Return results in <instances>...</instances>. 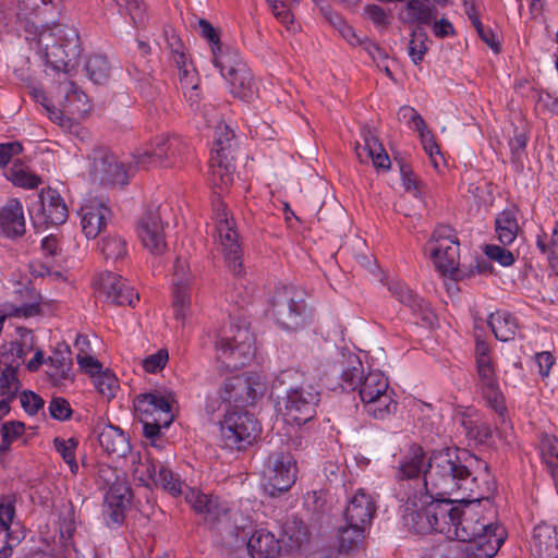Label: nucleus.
<instances>
[{"label":"nucleus","instance_id":"nucleus-13","mask_svg":"<svg viewBox=\"0 0 558 558\" xmlns=\"http://www.w3.org/2000/svg\"><path fill=\"white\" fill-rule=\"evenodd\" d=\"M214 219L217 232L216 240L221 246L228 267L234 275H240L242 271V253L239 235L234 229L235 223L232 218H229L227 207L223 203L215 205Z\"/></svg>","mask_w":558,"mask_h":558},{"label":"nucleus","instance_id":"nucleus-45","mask_svg":"<svg viewBox=\"0 0 558 558\" xmlns=\"http://www.w3.org/2000/svg\"><path fill=\"white\" fill-rule=\"evenodd\" d=\"M363 150L372 159L373 165L378 169H389L390 159L383 148L381 144L372 135L365 136Z\"/></svg>","mask_w":558,"mask_h":558},{"label":"nucleus","instance_id":"nucleus-63","mask_svg":"<svg viewBox=\"0 0 558 558\" xmlns=\"http://www.w3.org/2000/svg\"><path fill=\"white\" fill-rule=\"evenodd\" d=\"M473 25L476 28L481 39L487 44L495 52L500 49L498 36L489 28H485L478 17H474Z\"/></svg>","mask_w":558,"mask_h":558},{"label":"nucleus","instance_id":"nucleus-21","mask_svg":"<svg viewBox=\"0 0 558 558\" xmlns=\"http://www.w3.org/2000/svg\"><path fill=\"white\" fill-rule=\"evenodd\" d=\"M136 233L142 245L151 254L161 255L167 251L165 225L159 213H145L137 221Z\"/></svg>","mask_w":558,"mask_h":558},{"label":"nucleus","instance_id":"nucleus-8","mask_svg":"<svg viewBox=\"0 0 558 558\" xmlns=\"http://www.w3.org/2000/svg\"><path fill=\"white\" fill-rule=\"evenodd\" d=\"M474 356L478 377L477 388L487 405L498 415L500 423L506 424L507 407L497 380L489 344L482 339H476Z\"/></svg>","mask_w":558,"mask_h":558},{"label":"nucleus","instance_id":"nucleus-42","mask_svg":"<svg viewBox=\"0 0 558 558\" xmlns=\"http://www.w3.org/2000/svg\"><path fill=\"white\" fill-rule=\"evenodd\" d=\"M86 72L94 83L102 84L110 77L111 66L106 57L95 54L88 59Z\"/></svg>","mask_w":558,"mask_h":558},{"label":"nucleus","instance_id":"nucleus-47","mask_svg":"<svg viewBox=\"0 0 558 558\" xmlns=\"http://www.w3.org/2000/svg\"><path fill=\"white\" fill-rule=\"evenodd\" d=\"M78 441L75 438H54L53 446L56 451L62 457L64 462L70 466V470L73 474H75L78 470V465L75 459V451L77 448Z\"/></svg>","mask_w":558,"mask_h":558},{"label":"nucleus","instance_id":"nucleus-59","mask_svg":"<svg viewBox=\"0 0 558 558\" xmlns=\"http://www.w3.org/2000/svg\"><path fill=\"white\" fill-rule=\"evenodd\" d=\"M49 412L53 418L59 421H65L72 414L70 403L61 397H56L50 401Z\"/></svg>","mask_w":558,"mask_h":558},{"label":"nucleus","instance_id":"nucleus-17","mask_svg":"<svg viewBox=\"0 0 558 558\" xmlns=\"http://www.w3.org/2000/svg\"><path fill=\"white\" fill-rule=\"evenodd\" d=\"M319 393L311 386L293 387L287 391L284 415L288 422L303 425L316 416Z\"/></svg>","mask_w":558,"mask_h":558},{"label":"nucleus","instance_id":"nucleus-14","mask_svg":"<svg viewBox=\"0 0 558 558\" xmlns=\"http://www.w3.org/2000/svg\"><path fill=\"white\" fill-rule=\"evenodd\" d=\"M264 489L275 497L291 488L296 480V463L288 452H274L267 458L264 469Z\"/></svg>","mask_w":558,"mask_h":558},{"label":"nucleus","instance_id":"nucleus-39","mask_svg":"<svg viewBox=\"0 0 558 558\" xmlns=\"http://www.w3.org/2000/svg\"><path fill=\"white\" fill-rule=\"evenodd\" d=\"M536 246L542 254L546 255L550 268L558 274V221L555 225L550 241H547L545 233L538 234Z\"/></svg>","mask_w":558,"mask_h":558},{"label":"nucleus","instance_id":"nucleus-36","mask_svg":"<svg viewBox=\"0 0 558 558\" xmlns=\"http://www.w3.org/2000/svg\"><path fill=\"white\" fill-rule=\"evenodd\" d=\"M367 526L347 522V525L339 530V547L341 551H352L360 548L365 537Z\"/></svg>","mask_w":558,"mask_h":558},{"label":"nucleus","instance_id":"nucleus-26","mask_svg":"<svg viewBox=\"0 0 558 558\" xmlns=\"http://www.w3.org/2000/svg\"><path fill=\"white\" fill-rule=\"evenodd\" d=\"M376 512V506L371 495L359 489L349 500L344 517L347 522L369 526Z\"/></svg>","mask_w":558,"mask_h":558},{"label":"nucleus","instance_id":"nucleus-23","mask_svg":"<svg viewBox=\"0 0 558 558\" xmlns=\"http://www.w3.org/2000/svg\"><path fill=\"white\" fill-rule=\"evenodd\" d=\"M531 553L536 558H558V529L548 523L537 524L531 538Z\"/></svg>","mask_w":558,"mask_h":558},{"label":"nucleus","instance_id":"nucleus-16","mask_svg":"<svg viewBox=\"0 0 558 558\" xmlns=\"http://www.w3.org/2000/svg\"><path fill=\"white\" fill-rule=\"evenodd\" d=\"M186 149L179 136L157 137L143 151L135 154L137 167H171L177 163Z\"/></svg>","mask_w":558,"mask_h":558},{"label":"nucleus","instance_id":"nucleus-22","mask_svg":"<svg viewBox=\"0 0 558 558\" xmlns=\"http://www.w3.org/2000/svg\"><path fill=\"white\" fill-rule=\"evenodd\" d=\"M110 209L102 201L87 199L81 207V223L86 238L95 239L106 227Z\"/></svg>","mask_w":558,"mask_h":558},{"label":"nucleus","instance_id":"nucleus-51","mask_svg":"<svg viewBox=\"0 0 558 558\" xmlns=\"http://www.w3.org/2000/svg\"><path fill=\"white\" fill-rule=\"evenodd\" d=\"M541 454L547 465L558 462V439L554 435L544 434L541 437Z\"/></svg>","mask_w":558,"mask_h":558},{"label":"nucleus","instance_id":"nucleus-18","mask_svg":"<svg viewBox=\"0 0 558 558\" xmlns=\"http://www.w3.org/2000/svg\"><path fill=\"white\" fill-rule=\"evenodd\" d=\"M427 469L428 460H426L425 451L421 446L412 445L399 461L396 478L401 487L405 488V484H408L411 493H422L425 492L423 485Z\"/></svg>","mask_w":558,"mask_h":558},{"label":"nucleus","instance_id":"nucleus-38","mask_svg":"<svg viewBox=\"0 0 558 558\" xmlns=\"http://www.w3.org/2000/svg\"><path fill=\"white\" fill-rule=\"evenodd\" d=\"M44 109L47 112L49 119L65 131L82 138H84V136L87 134V131L77 122H75L73 117H68L63 111L57 109L53 105L44 104Z\"/></svg>","mask_w":558,"mask_h":558},{"label":"nucleus","instance_id":"nucleus-9","mask_svg":"<svg viewBox=\"0 0 558 558\" xmlns=\"http://www.w3.org/2000/svg\"><path fill=\"white\" fill-rule=\"evenodd\" d=\"M264 390L265 385L260 381L259 375H252L247 379L242 377L229 378L219 390L208 395L205 410L207 413L214 414L222 405H226V411L233 409V407H242L248 399L253 400L257 396H262Z\"/></svg>","mask_w":558,"mask_h":558},{"label":"nucleus","instance_id":"nucleus-5","mask_svg":"<svg viewBox=\"0 0 558 558\" xmlns=\"http://www.w3.org/2000/svg\"><path fill=\"white\" fill-rule=\"evenodd\" d=\"M407 501L402 519L409 530L417 534L438 533L445 536L452 499L438 498L427 492L405 493Z\"/></svg>","mask_w":558,"mask_h":558},{"label":"nucleus","instance_id":"nucleus-37","mask_svg":"<svg viewBox=\"0 0 558 558\" xmlns=\"http://www.w3.org/2000/svg\"><path fill=\"white\" fill-rule=\"evenodd\" d=\"M407 12L412 22L430 24L436 19L435 7L429 0H410L407 3Z\"/></svg>","mask_w":558,"mask_h":558},{"label":"nucleus","instance_id":"nucleus-61","mask_svg":"<svg viewBox=\"0 0 558 558\" xmlns=\"http://www.w3.org/2000/svg\"><path fill=\"white\" fill-rule=\"evenodd\" d=\"M168 359V352L166 350H159L155 354L144 359L142 365L146 372L157 373L166 366Z\"/></svg>","mask_w":558,"mask_h":558},{"label":"nucleus","instance_id":"nucleus-60","mask_svg":"<svg viewBox=\"0 0 558 558\" xmlns=\"http://www.w3.org/2000/svg\"><path fill=\"white\" fill-rule=\"evenodd\" d=\"M20 402L24 411L29 415L36 414L38 410L44 407V400L41 397L28 390L21 393Z\"/></svg>","mask_w":558,"mask_h":558},{"label":"nucleus","instance_id":"nucleus-40","mask_svg":"<svg viewBox=\"0 0 558 558\" xmlns=\"http://www.w3.org/2000/svg\"><path fill=\"white\" fill-rule=\"evenodd\" d=\"M171 59L179 69V77L183 87L190 88L191 94L189 99L193 98V92L196 90V77L193 69L186 66V56L181 49H173L171 52Z\"/></svg>","mask_w":558,"mask_h":558},{"label":"nucleus","instance_id":"nucleus-7","mask_svg":"<svg viewBox=\"0 0 558 558\" xmlns=\"http://www.w3.org/2000/svg\"><path fill=\"white\" fill-rule=\"evenodd\" d=\"M215 351L216 359L228 368H241L255 356V337L246 327L231 326L216 336Z\"/></svg>","mask_w":558,"mask_h":558},{"label":"nucleus","instance_id":"nucleus-35","mask_svg":"<svg viewBox=\"0 0 558 558\" xmlns=\"http://www.w3.org/2000/svg\"><path fill=\"white\" fill-rule=\"evenodd\" d=\"M186 500L196 512L207 514L213 519H217L226 511L225 508L219 506L217 498H213L195 489H189Z\"/></svg>","mask_w":558,"mask_h":558},{"label":"nucleus","instance_id":"nucleus-55","mask_svg":"<svg viewBox=\"0 0 558 558\" xmlns=\"http://www.w3.org/2000/svg\"><path fill=\"white\" fill-rule=\"evenodd\" d=\"M484 253L489 259L497 262L504 267L511 266L515 260L514 254L510 250L495 244L486 245Z\"/></svg>","mask_w":558,"mask_h":558},{"label":"nucleus","instance_id":"nucleus-11","mask_svg":"<svg viewBox=\"0 0 558 558\" xmlns=\"http://www.w3.org/2000/svg\"><path fill=\"white\" fill-rule=\"evenodd\" d=\"M214 65L229 84L232 95L244 100H250L256 95L257 86L252 72L236 50L226 49L216 57Z\"/></svg>","mask_w":558,"mask_h":558},{"label":"nucleus","instance_id":"nucleus-28","mask_svg":"<svg viewBox=\"0 0 558 558\" xmlns=\"http://www.w3.org/2000/svg\"><path fill=\"white\" fill-rule=\"evenodd\" d=\"M252 558H276L280 551L279 541L265 529L256 530L247 541Z\"/></svg>","mask_w":558,"mask_h":558},{"label":"nucleus","instance_id":"nucleus-30","mask_svg":"<svg viewBox=\"0 0 558 558\" xmlns=\"http://www.w3.org/2000/svg\"><path fill=\"white\" fill-rule=\"evenodd\" d=\"M60 92L64 94V110L74 119L84 118L90 110L87 96L72 82L60 85Z\"/></svg>","mask_w":558,"mask_h":558},{"label":"nucleus","instance_id":"nucleus-48","mask_svg":"<svg viewBox=\"0 0 558 558\" xmlns=\"http://www.w3.org/2000/svg\"><path fill=\"white\" fill-rule=\"evenodd\" d=\"M94 385L97 391L107 399L113 398L119 389L117 376L108 369L94 377Z\"/></svg>","mask_w":558,"mask_h":558},{"label":"nucleus","instance_id":"nucleus-3","mask_svg":"<svg viewBox=\"0 0 558 558\" xmlns=\"http://www.w3.org/2000/svg\"><path fill=\"white\" fill-rule=\"evenodd\" d=\"M343 389L357 390L364 411L375 420H385L397 411L398 402L388 378L378 369L364 374L360 359L350 354L341 368Z\"/></svg>","mask_w":558,"mask_h":558},{"label":"nucleus","instance_id":"nucleus-46","mask_svg":"<svg viewBox=\"0 0 558 558\" xmlns=\"http://www.w3.org/2000/svg\"><path fill=\"white\" fill-rule=\"evenodd\" d=\"M388 288L393 296L413 311L421 310L423 307V300L411 291L404 283L391 281Z\"/></svg>","mask_w":558,"mask_h":558},{"label":"nucleus","instance_id":"nucleus-34","mask_svg":"<svg viewBox=\"0 0 558 558\" xmlns=\"http://www.w3.org/2000/svg\"><path fill=\"white\" fill-rule=\"evenodd\" d=\"M41 206L47 222L57 226L66 221L68 208L56 191L49 190L45 195H41Z\"/></svg>","mask_w":558,"mask_h":558},{"label":"nucleus","instance_id":"nucleus-6","mask_svg":"<svg viewBox=\"0 0 558 558\" xmlns=\"http://www.w3.org/2000/svg\"><path fill=\"white\" fill-rule=\"evenodd\" d=\"M269 312L276 323L283 329L298 330L311 320L304 292L293 286L275 289L269 299Z\"/></svg>","mask_w":558,"mask_h":558},{"label":"nucleus","instance_id":"nucleus-54","mask_svg":"<svg viewBox=\"0 0 558 558\" xmlns=\"http://www.w3.org/2000/svg\"><path fill=\"white\" fill-rule=\"evenodd\" d=\"M426 35L423 32H414L409 43V56L415 65L423 61L428 48L425 44Z\"/></svg>","mask_w":558,"mask_h":558},{"label":"nucleus","instance_id":"nucleus-25","mask_svg":"<svg viewBox=\"0 0 558 558\" xmlns=\"http://www.w3.org/2000/svg\"><path fill=\"white\" fill-rule=\"evenodd\" d=\"M129 505V488L123 485L110 487L106 496L105 518L110 527L120 526L125 519V510Z\"/></svg>","mask_w":558,"mask_h":558},{"label":"nucleus","instance_id":"nucleus-62","mask_svg":"<svg viewBox=\"0 0 558 558\" xmlns=\"http://www.w3.org/2000/svg\"><path fill=\"white\" fill-rule=\"evenodd\" d=\"M1 391L3 396H7L8 399H12L17 389H19V380L15 375V371L12 368H7L1 376Z\"/></svg>","mask_w":558,"mask_h":558},{"label":"nucleus","instance_id":"nucleus-15","mask_svg":"<svg viewBox=\"0 0 558 558\" xmlns=\"http://www.w3.org/2000/svg\"><path fill=\"white\" fill-rule=\"evenodd\" d=\"M142 169L137 167L135 155L133 161H122L111 153L101 151L94 156L90 174L105 184L125 185L131 175Z\"/></svg>","mask_w":558,"mask_h":558},{"label":"nucleus","instance_id":"nucleus-50","mask_svg":"<svg viewBox=\"0 0 558 558\" xmlns=\"http://www.w3.org/2000/svg\"><path fill=\"white\" fill-rule=\"evenodd\" d=\"M10 180L15 185L25 189H35L41 182L39 177L17 166L10 170Z\"/></svg>","mask_w":558,"mask_h":558},{"label":"nucleus","instance_id":"nucleus-32","mask_svg":"<svg viewBox=\"0 0 558 558\" xmlns=\"http://www.w3.org/2000/svg\"><path fill=\"white\" fill-rule=\"evenodd\" d=\"M234 166L231 156L211 155L209 165V177L211 183L223 190L233 181Z\"/></svg>","mask_w":558,"mask_h":558},{"label":"nucleus","instance_id":"nucleus-2","mask_svg":"<svg viewBox=\"0 0 558 558\" xmlns=\"http://www.w3.org/2000/svg\"><path fill=\"white\" fill-rule=\"evenodd\" d=\"M445 537L466 543L463 553L468 558H493L506 539L505 529L487 520L480 506L453 504Z\"/></svg>","mask_w":558,"mask_h":558},{"label":"nucleus","instance_id":"nucleus-27","mask_svg":"<svg viewBox=\"0 0 558 558\" xmlns=\"http://www.w3.org/2000/svg\"><path fill=\"white\" fill-rule=\"evenodd\" d=\"M159 465L161 464L155 461L147 450L131 454L132 475L135 481L146 487H153Z\"/></svg>","mask_w":558,"mask_h":558},{"label":"nucleus","instance_id":"nucleus-12","mask_svg":"<svg viewBox=\"0 0 558 558\" xmlns=\"http://www.w3.org/2000/svg\"><path fill=\"white\" fill-rule=\"evenodd\" d=\"M425 251L442 275L456 276L459 265V242L450 227L435 229Z\"/></svg>","mask_w":558,"mask_h":558},{"label":"nucleus","instance_id":"nucleus-1","mask_svg":"<svg viewBox=\"0 0 558 558\" xmlns=\"http://www.w3.org/2000/svg\"><path fill=\"white\" fill-rule=\"evenodd\" d=\"M423 486L436 497L468 504L487 499L495 490L488 464L458 448L432 452Z\"/></svg>","mask_w":558,"mask_h":558},{"label":"nucleus","instance_id":"nucleus-20","mask_svg":"<svg viewBox=\"0 0 558 558\" xmlns=\"http://www.w3.org/2000/svg\"><path fill=\"white\" fill-rule=\"evenodd\" d=\"M173 402L170 393L147 392L136 397L134 408L140 418L153 417L159 424L170 426L174 418Z\"/></svg>","mask_w":558,"mask_h":558},{"label":"nucleus","instance_id":"nucleus-10","mask_svg":"<svg viewBox=\"0 0 558 558\" xmlns=\"http://www.w3.org/2000/svg\"><path fill=\"white\" fill-rule=\"evenodd\" d=\"M241 407L228 409L220 422V439L225 447L241 450L251 445L259 435L257 420Z\"/></svg>","mask_w":558,"mask_h":558},{"label":"nucleus","instance_id":"nucleus-57","mask_svg":"<svg viewBox=\"0 0 558 558\" xmlns=\"http://www.w3.org/2000/svg\"><path fill=\"white\" fill-rule=\"evenodd\" d=\"M422 145L426 154L429 156L430 161L435 168L439 167V160L441 159L439 147L435 141L434 135L430 131L420 135Z\"/></svg>","mask_w":558,"mask_h":558},{"label":"nucleus","instance_id":"nucleus-56","mask_svg":"<svg viewBox=\"0 0 558 558\" xmlns=\"http://www.w3.org/2000/svg\"><path fill=\"white\" fill-rule=\"evenodd\" d=\"M24 432V424L21 422H9L1 428L2 445L0 449L5 451L10 445Z\"/></svg>","mask_w":558,"mask_h":558},{"label":"nucleus","instance_id":"nucleus-44","mask_svg":"<svg viewBox=\"0 0 558 558\" xmlns=\"http://www.w3.org/2000/svg\"><path fill=\"white\" fill-rule=\"evenodd\" d=\"M234 133L223 123L215 129L214 148L211 155L230 156L233 146Z\"/></svg>","mask_w":558,"mask_h":558},{"label":"nucleus","instance_id":"nucleus-41","mask_svg":"<svg viewBox=\"0 0 558 558\" xmlns=\"http://www.w3.org/2000/svg\"><path fill=\"white\" fill-rule=\"evenodd\" d=\"M101 254L107 260L118 262L128 255L126 242L120 235H109L99 243Z\"/></svg>","mask_w":558,"mask_h":558},{"label":"nucleus","instance_id":"nucleus-58","mask_svg":"<svg viewBox=\"0 0 558 558\" xmlns=\"http://www.w3.org/2000/svg\"><path fill=\"white\" fill-rule=\"evenodd\" d=\"M364 15L376 27H386L390 23L387 12L377 4H369L364 8Z\"/></svg>","mask_w":558,"mask_h":558},{"label":"nucleus","instance_id":"nucleus-53","mask_svg":"<svg viewBox=\"0 0 558 558\" xmlns=\"http://www.w3.org/2000/svg\"><path fill=\"white\" fill-rule=\"evenodd\" d=\"M199 32L201 35L208 40L211 48L213 53V63L215 64V59L217 56H220L221 52H225L226 50H222L220 47L219 41V34L217 29L206 20H199L198 22Z\"/></svg>","mask_w":558,"mask_h":558},{"label":"nucleus","instance_id":"nucleus-24","mask_svg":"<svg viewBox=\"0 0 558 558\" xmlns=\"http://www.w3.org/2000/svg\"><path fill=\"white\" fill-rule=\"evenodd\" d=\"M25 230L23 206L19 199L12 198L0 208V231L9 239H16L22 236Z\"/></svg>","mask_w":558,"mask_h":558},{"label":"nucleus","instance_id":"nucleus-4","mask_svg":"<svg viewBox=\"0 0 558 558\" xmlns=\"http://www.w3.org/2000/svg\"><path fill=\"white\" fill-rule=\"evenodd\" d=\"M26 39L47 64L57 71H68L81 56L80 37L75 28L63 24L37 32L34 25L26 27Z\"/></svg>","mask_w":558,"mask_h":558},{"label":"nucleus","instance_id":"nucleus-19","mask_svg":"<svg viewBox=\"0 0 558 558\" xmlns=\"http://www.w3.org/2000/svg\"><path fill=\"white\" fill-rule=\"evenodd\" d=\"M95 289L106 302L119 306H135L138 293L120 275L111 271L99 272L94 280Z\"/></svg>","mask_w":558,"mask_h":558},{"label":"nucleus","instance_id":"nucleus-29","mask_svg":"<svg viewBox=\"0 0 558 558\" xmlns=\"http://www.w3.org/2000/svg\"><path fill=\"white\" fill-rule=\"evenodd\" d=\"M100 447L110 456L124 457L130 451L126 435L119 427L108 425L98 436Z\"/></svg>","mask_w":558,"mask_h":558},{"label":"nucleus","instance_id":"nucleus-33","mask_svg":"<svg viewBox=\"0 0 558 558\" xmlns=\"http://www.w3.org/2000/svg\"><path fill=\"white\" fill-rule=\"evenodd\" d=\"M488 325L495 337L504 342L514 339L518 331L517 319L508 312L497 311L490 314Z\"/></svg>","mask_w":558,"mask_h":558},{"label":"nucleus","instance_id":"nucleus-31","mask_svg":"<svg viewBox=\"0 0 558 558\" xmlns=\"http://www.w3.org/2000/svg\"><path fill=\"white\" fill-rule=\"evenodd\" d=\"M518 214L519 209L517 207H509L496 217L495 231L498 240L504 245H510L518 236L520 230Z\"/></svg>","mask_w":558,"mask_h":558},{"label":"nucleus","instance_id":"nucleus-64","mask_svg":"<svg viewBox=\"0 0 558 558\" xmlns=\"http://www.w3.org/2000/svg\"><path fill=\"white\" fill-rule=\"evenodd\" d=\"M76 361L80 367L93 378L102 372V365L100 362L88 353H77Z\"/></svg>","mask_w":558,"mask_h":558},{"label":"nucleus","instance_id":"nucleus-43","mask_svg":"<svg viewBox=\"0 0 558 558\" xmlns=\"http://www.w3.org/2000/svg\"><path fill=\"white\" fill-rule=\"evenodd\" d=\"M153 487H161L172 496H178L182 494L183 482L171 470L161 464Z\"/></svg>","mask_w":558,"mask_h":558},{"label":"nucleus","instance_id":"nucleus-52","mask_svg":"<svg viewBox=\"0 0 558 558\" xmlns=\"http://www.w3.org/2000/svg\"><path fill=\"white\" fill-rule=\"evenodd\" d=\"M193 276L186 259L177 258L173 266V288H190Z\"/></svg>","mask_w":558,"mask_h":558},{"label":"nucleus","instance_id":"nucleus-49","mask_svg":"<svg viewBox=\"0 0 558 558\" xmlns=\"http://www.w3.org/2000/svg\"><path fill=\"white\" fill-rule=\"evenodd\" d=\"M46 363L50 367L48 375L53 379L54 384H59L61 380L69 378L71 364L65 357H59L57 355L49 356Z\"/></svg>","mask_w":558,"mask_h":558}]
</instances>
